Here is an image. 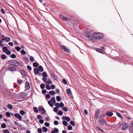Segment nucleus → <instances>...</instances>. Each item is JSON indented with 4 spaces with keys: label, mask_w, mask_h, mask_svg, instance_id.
<instances>
[{
    "label": "nucleus",
    "mask_w": 133,
    "mask_h": 133,
    "mask_svg": "<svg viewBox=\"0 0 133 133\" xmlns=\"http://www.w3.org/2000/svg\"><path fill=\"white\" fill-rule=\"evenodd\" d=\"M93 37L95 39H101L103 37V35L102 34L99 33H95L93 34Z\"/></svg>",
    "instance_id": "1"
},
{
    "label": "nucleus",
    "mask_w": 133,
    "mask_h": 133,
    "mask_svg": "<svg viewBox=\"0 0 133 133\" xmlns=\"http://www.w3.org/2000/svg\"><path fill=\"white\" fill-rule=\"evenodd\" d=\"M106 122L105 120L102 116L99 117V123L101 125H103Z\"/></svg>",
    "instance_id": "2"
},
{
    "label": "nucleus",
    "mask_w": 133,
    "mask_h": 133,
    "mask_svg": "<svg viewBox=\"0 0 133 133\" xmlns=\"http://www.w3.org/2000/svg\"><path fill=\"white\" fill-rule=\"evenodd\" d=\"M85 36L87 38L89 39H91L92 35L91 34L88 32H86L85 33Z\"/></svg>",
    "instance_id": "3"
},
{
    "label": "nucleus",
    "mask_w": 133,
    "mask_h": 133,
    "mask_svg": "<svg viewBox=\"0 0 133 133\" xmlns=\"http://www.w3.org/2000/svg\"><path fill=\"white\" fill-rule=\"evenodd\" d=\"M14 116L16 118H18L19 120L21 121L22 119V116L19 114L16 113L14 114Z\"/></svg>",
    "instance_id": "4"
},
{
    "label": "nucleus",
    "mask_w": 133,
    "mask_h": 133,
    "mask_svg": "<svg viewBox=\"0 0 133 133\" xmlns=\"http://www.w3.org/2000/svg\"><path fill=\"white\" fill-rule=\"evenodd\" d=\"M61 48L65 52H69L70 51V49L67 48L66 46L64 45H62Z\"/></svg>",
    "instance_id": "5"
},
{
    "label": "nucleus",
    "mask_w": 133,
    "mask_h": 133,
    "mask_svg": "<svg viewBox=\"0 0 133 133\" xmlns=\"http://www.w3.org/2000/svg\"><path fill=\"white\" fill-rule=\"evenodd\" d=\"M128 125L127 123H124L122 125V130H124L126 129L128 127Z\"/></svg>",
    "instance_id": "6"
},
{
    "label": "nucleus",
    "mask_w": 133,
    "mask_h": 133,
    "mask_svg": "<svg viewBox=\"0 0 133 133\" xmlns=\"http://www.w3.org/2000/svg\"><path fill=\"white\" fill-rule=\"evenodd\" d=\"M100 112L99 109H97L96 112L95 114V118L96 119H97L99 116V114Z\"/></svg>",
    "instance_id": "7"
},
{
    "label": "nucleus",
    "mask_w": 133,
    "mask_h": 133,
    "mask_svg": "<svg viewBox=\"0 0 133 133\" xmlns=\"http://www.w3.org/2000/svg\"><path fill=\"white\" fill-rule=\"evenodd\" d=\"M38 109L39 111H42V114L45 113L46 111L44 108L41 106H39V107Z\"/></svg>",
    "instance_id": "8"
},
{
    "label": "nucleus",
    "mask_w": 133,
    "mask_h": 133,
    "mask_svg": "<svg viewBox=\"0 0 133 133\" xmlns=\"http://www.w3.org/2000/svg\"><path fill=\"white\" fill-rule=\"evenodd\" d=\"M16 68L14 67H11L9 68L8 70L12 71H14L16 70Z\"/></svg>",
    "instance_id": "9"
},
{
    "label": "nucleus",
    "mask_w": 133,
    "mask_h": 133,
    "mask_svg": "<svg viewBox=\"0 0 133 133\" xmlns=\"http://www.w3.org/2000/svg\"><path fill=\"white\" fill-rule=\"evenodd\" d=\"M25 87L27 90H28L30 88L29 84L28 82H26L25 83Z\"/></svg>",
    "instance_id": "10"
},
{
    "label": "nucleus",
    "mask_w": 133,
    "mask_h": 133,
    "mask_svg": "<svg viewBox=\"0 0 133 133\" xmlns=\"http://www.w3.org/2000/svg\"><path fill=\"white\" fill-rule=\"evenodd\" d=\"M61 18L62 19L66 21H68L69 20H70V19L68 18L67 17H64L63 16H62V17H61Z\"/></svg>",
    "instance_id": "11"
},
{
    "label": "nucleus",
    "mask_w": 133,
    "mask_h": 133,
    "mask_svg": "<svg viewBox=\"0 0 133 133\" xmlns=\"http://www.w3.org/2000/svg\"><path fill=\"white\" fill-rule=\"evenodd\" d=\"M14 61V60H11L7 62L8 64H10L12 65H13Z\"/></svg>",
    "instance_id": "12"
},
{
    "label": "nucleus",
    "mask_w": 133,
    "mask_h": 133,
    "mask_svg": "<svg viewBox=\"0 0 133 133\" xmlns=\"http://www.w3.org/2000/svg\"><path fill=\"white\" fill-rule=\"evenodd\" d=\"M39 70L38 68H35L34 69V72L35 74H38L39 72Z\"/></svg>",
    "instance_id": "13"
},
{
    "label": "nucleus",
    "mask_w": 133,
    "mask_h": 133,
    "mask_svg": "<svg viewBox=\"0 0 133 133\" xmlns=\"http://www.w3.org/2000/svg\"><path fill=\"white\" fill-rule=\"evenodd\" d=\"M66 93L68 95H71L72 94V92L70 89H67L66 90Z\"/></svg>",
    "instance_id": "14"
},
{
    "label": "nucleus",
    "mask_w": 133,
    "mask_h": 133,
    "mask_svg": "<svg viewBox=\"0 0 133 133\" xmlns=\"http://www.w3.org/2000/svg\"><path fill=\"white\" fill-rule=\"evenodd\" d=\"M20 72L22 75L24 76H25L26 75V73L24 70H21L20 71Z\"/></svg>",
    "instance_id": "15"
},
{
    "label": "nucleus",
    "mask_w": 133,
    "mask_h": 133,
    "mask_svg": "<svg viewBox=\"0 0 133 133\" xmlns=\"http://www.w3.org/2000/svg\"><path fill=\"white\" fill-rule=\"evenodd\" d=\"M39 71L41 72H42L43 71L44 69L43 67L42 66L40 65L38 67V68Z\"/></svg>",
    "instance_id": "16"
},
{
    "label": "nucleus",
    "mask_w": 133,
    "mask_h": 133,
    "mask_svg": "<svg viewBox=\"0 0 133 133\" xmlns=\"http://www.w3.org/2000/svg\"><path fill=\"white\" fill-rule=\"evenodd\" d=\"M50 101H52L54 104H55L56 103V100L55 98L54 97H52L50 99Z\"/></svg>",
    "instance_id": "17"
},
{
    "label": "nucleus",
    "mask_w": 133,
    "mask_h": 133,
    "mask_svg": "<svg viewBox=\"0 0 133 133\" xmlns=\"http://www.w3.org/2000/svg\"><path fill=\"white\" fill-rule=\"evenodd\" d=\"M14 62L13 65L17 66L19 65V64L17 61L14 60Z\"/></svg>",
    "instance_id": "18"
},
{
    "label": "nucleus",
    "mask_w": 133,
    "mask_h": 133,
    "mask_svg": "<svg viewBox=\"0 0 133 133\" xmlns=\"http://www.w3.org/2000/svg\"><path fill=\"white\" fill-rule=\"evenodd\" d=\"M45 83L51 84L52 83V82L49 78H48Z\"/></svg>",
    "instance_id": "19"
},
{
    "label": "nucleus",
    "mask_w": 133,
    "mask_h": 133,
    "mask_svg": "<svg viewBox=\"0 0 133 133\" xmlns=\"http://www.w3.org/2000/svg\"><path fill=\"white\" fill-rule=\"evenodd\" d=\"M7 107L10 109H12L13 108V107L12 105L11 104H9L7 105Z\"/></svg>",
    "instance_id": "20"
},
{
    "label": "nucleus",
    "mask_w": 133,
    "mask_h": 133,
    "mask_svg": "<svg viewBox=\"0 0 133 133\" xmlns=\"http://www.w3.org/2000/svg\"><path fill=\"white\" fill-rule=\"evenodd\" d=\"M29 59L31 62H34V61H35V60L34 57L32 56H30V57L29 58Z\"/></svg>",
    "instance_id": "21"
},
{
    "label": "nucleus",
    "mask_w": 133,
    "mask_h": 133,
    "mask_svg": "<svg viewBox=\"0 0 133 133\" xmlns=\"http://www.w3.org/2000/svg\"><path fill=\"white\" fill-rule=\"evenodd\" d=\"M33 65L34 67H37L38 66L39 64L37 62H35L33 63Z\"/></svg>",
    "instance_id": "22"
},
{
    "label": "nucleus",
    "mask_w": 133,
    "mask_h": 133,
    "mask_svg": "<svg viewBox=\"0 0 133 133\" xmlns=\"http://www.w3.org/2000/svg\"><path fill=\"white\" fill-rule=\"evenodd\" d=\"M1 58L3 59H5L6 58V56L4 54H2L1 56Z\"/></svg>",
    "instance_id": "23"
},
{
    "label": "nucleus",
    "mask_w": 133,
    "mask_h": 133,
    "mask_svg": "<svg viewBox=\"0 0 133 133\" xmlns=\"http://www.w3.org/2000/svg\"><path fill=\"white\" fill-rule=\"evenodd\" d=\"M96 128L97 130H98L102 132H103V130L102 129L99 127H96Z\"/></svg>",
    "instance_id": "24"
},
{
    "label": "nucleus",
    "mask_w": 133,
    "mask_h": 133,
    "mask_svg": "<svg viewBox=\"0 0 133 133\" xmlns=\"http://www.w3.org/2000/svg\"><path fill=\"white\" fill-rule=\"evenodd\" d=\"M42 75L43 77H47V73L45 72H43L42 73Z\"/></svg>",
    "instance_id": "25"
},
{
    "label": "nucleus",
    "mask_w": 133,
    "mask_h": 133,
    "mask_svg": "<svg viewBox=\"0 0 133 133\" xmlns=\"http://www.w3.org/2000/svg\"><path fill=\"white\" fill-rule=\"evenodd\" d=\"M41 88L42 89H44L45 87V85L44 84L42 83L40 85Z\"/></svg>",
    "instance_id": "26"
},
{
    "label": "nucleus",
    "mask_w": 133,
    "mask_h": 133,
    "mask_svg": "<svg viewBox=\"0 0 133 133\" xmlns=\"http://www.w3.org/2000/svg\"><path fill=\"white\" fill-rule=\"evenodd\" d=\"M96 51L98 52L102 53V52H103V51H102V50H101V49L100 48H97L96 49Z\"/></svg>",
    "instance_id": "27"
},
{
    "label": "nucleus",
    "mask_w": 133,
    "mask_h": 133,
    "mask_svg": "<svg viewBox=\"0 0 133 133\" xmlns=\"http://www.w3.org/2000/svg\"><path fill=\"white\" fill-rule=\"evenodd\" d=\"M8 50V48L6 47H4L3 49V51L4 52H5Z\"/></svg>",
    "instance_id": "28"
},
{
    "label": "nucleus",
    "mask_w": 133,
    "mask_h": 133,
    "mask_svg": "<svg viewBox=\"0 0 133 133\" xmlns=\"http://www.w3.org/2000/svg\"><path fill=\"white\" fill-rule=\"evenodd\" d=\"M42 129L43 130V131L44 132H46L47 131L48 129L45 127H44L42 128Z\"/></svg>",
    "instance_id": "29"
},
{
    "label": "nucleus",
    "mask_w": 133,
    "mask_h": 133,
    "mask_svg": "<svg viewBox=\"0 0 133 133\" xmlns=\"http://www.w3.org/2000/svg\"><path fill=\"white\" fill-rule=\"evenodd\" d=\"M21 96L22 98H24L26 97V94L25 93H23L22 94Z\"/></svg>",
    "instance_id": "30"
},
{
    "label": "nucleus",
    "mask_w": 133,
    "mask_h": 133,
    "mask_svg": "<svg viewBox=\"0 0 133 133\" xmlns=\"http://www.w3.org/2000/svg\"><path fill=\"white\" fill-rule=\"evenodd\" d=\"M33 109L34 111L36 113H37L38 112V110L37 107H34Z\"/></svg>",
    "instance_id": "31"
},
{
    "label": "nucleus",
    "mask_w": 133,
    "mask_h": 133,
    "mask_svg": "<svg viewBox=\"0 0 133 133\" xmlns=\"http://www.w3.org/2000/svg\"><path fill=\"white\" fill-rule=\"evenodd\" d=\"M23 59L25 62H28L29 61L28 58L26 57H23Z\"/></svg>",
    "instance_id": "32"
},
{
    "label": "nucleus",
    "mask_w": 133,
    "mask_h": 133,
    "mask_svg": "<svg viewBox=\"0 0 133 133\" xmlns=\"http://www.w3.org/2000/svg\"><path fill=\"white\" fill-rule=\"evenodd\" d=\"M113 114V113L111 112H108L107 113V115L110 116H112Z\"/></svg>",
    "instance_id": "33"
},
{
    "label": "nucleus",
    "mask_w": 133,
    "mask_h": 133,
    "mask_svg": "<svg viewBox=\"0 0 133 133\" xmlns=\"http://www.w3.org/2000/svg\"><path fill=\"white\" fill-rule=\"evenodd\" d=\"M19 113L22 115H24L25 114V112L23 110H21L20 111Z\"/></svg>",
    "instance_id": "34"
},
{
    "label": "nucleus",
    "mask_w": 133,
    "mask_h": 133,
    "mask_svg": "<svg viewBox=\"0 0 133 133\" xmlns=\"http://www.w3.org/2000/svg\"><path fill=\"white\" fill-rule=\"evenodd\" d=\"M49 93L50 94H51L52 95H54L55 94V92L54 91H49Z\"/></svg>",
    "instance_id": "35"
},
{
    "label": "nucleus",
    "mask_w": 133,
    "mask_h": 133,
    "mask_svg": "<svg viewBox=\"0 0 133 133\" xmlns=\"http://www.w3.org/2000/svg\"><path fill=\"white\" fill-rule=\"evenodd\" d=\"M48 103L49 105L51 107H52L53 106V104L52 102L50 101H49L48 102Z\"/></svg>",
    "instance_id": "36"
},
{
    "label": "nucleus",
    "mask_w": 133,
    "mask_h": 133,
    "mask_svg": "<svg viewBox=\"0 0 133 133\" xmlns=\"http://www.w3.org/2000/svg\"><path fill=\"white\" fill-rule=\"evenodd\" d=\"M57 100L58 101H59L61 100L60 97L59 96H57L56 97Z\"/></svg>",
    "instance_id": "37"
},
{
    "label": "nucleus",
    "mask_w": 133,
    "mask_h": 133,
    "mask_svg": "<svg viewBox=\"0 0 133 133\" xmlns=\"http://www.w3.org/2000/svg\"><path fill=\"white\" fill-rule=\"evenodd\" d=\"M15 49L18 51H19L21 49V48L18 46H17L16 47H15Z\"/></svg>",
    "instance_id": "38"
},
{
    "label": "nucleus",
    "mask_w": 133,
    "mask_h": 133,
    "mask_svg": "<svg viewBox=\"0 0 133 133\" xmlns=\"http://www.w3.org/2000/svg\"><path fill=\"white\" fill-rule=\"evenodd\" d=\"M11 53V51L10 50H8L6 52H5V53L8 55H9Z\"/></svg>",
    "instance_id": "39"
},
{
    "label": "nucleus",
    "mask_w": 133,
    "mask_h": 133,
    "mask_svg": "<svg viewBox=\"0 0 133 133\" xmlns=\"http://www.w3.org/2000/svg\"><path fill=\"white\" fill-rule=\"evenodd\" d=\"M116 114H117V115L118 117H120L121 118H123L122 115H121V114L119 113L118 112H117L116 113Z\"/></svg>",
    "instance_id": "40"
},
{
    "label": "nucleus",
    "mask_w": 133,
    "mask_h": 133,
    "mask_svg": "<svg viewBox=\"0 0 133 133\" xmlns=\"http://www.w3.org/2000/svg\"><path fill=\"white\" fill-rule=\"evenodd\" d=\"M3 132L4 133H9V131L8 130L5 129L3 130Z\"/></svg>",
    "instance_id": "41"
},
{
    "label": "nucleus",
    "mask_w": 133,
    "mask_h": 133,
    "mask_svg": "<svg viewBox=\"0 0 133 133\" xmlns=\"http://www.w3.org/2000/svg\"><path fill=\"white\" fill-rule=\"evenodd\" d=\"M11 57L12 58H16V56L15 54H12L11 55Z\"/></svg>",
    "instance_id": "42"
},
{
    "label": "nucleus",
    "mask_w": 133,
    "mask_h": 133,
    "mask_svg": "<svg viewBox=\"0 0 133 133\" xmlns=\"http://www.w3.org/2000/svg\"><path fill=\"white\" fill-rule=\"evenodd\" d=\"M5 39H6L5 41L7 42H9L10 41V39L9 37H5Z\"/></svg>",
    "instance_id": "43"
},
{
    "label": "nucleus",
    "mask_w": 133,
    "mask_h": 133,
    "mask_svg": "<svg viewBox=\"0 0 133 133\" xmlns=\"http://www.w3.org/2000/svg\"><path fill=\"white\" fill-rule=\"evenodd\" d=\"M63 82V83L65 84H67V81H66V79H63L62 80Z\"/></svg>",
    "instance_id": "44"
},
{
    "label": "nucleus",
    "mask_w": 133,
    "mask_h": 133,
    "mask_svg": "<svg viewBox=\"0 0 133 133\" xmlns=\"http://www.w3.org/2000/svg\"><path fill=\"white\" fill-rule=\"evenodd\" d=\"M23 55H25L26 53L25 51L24 50H22L20 52Z\"/></svg>",
    "instance_id": "45"
},
{
    "label": "nucleus",
    "mask_w": 133,
    "mask_h": 133,
    "mask_svg": "<svg viewBox=\"0 0 133 133\" xmlns=\"http://www.w3.org/2000/svg\"><path fill=\"white\" fill-rule=\"evenodd\" d=\"M63 124L65 126H66L68 124V123L66 121H63Z\"/></svg>",
    "instance_id": "46"
},
{
    "label": "nucleus",
    "mask_w": 133,
    "mask_h": 133,
    "mask_svg": "<svg viewBox=\"0 0 133 133\" xmlns=\"http://www.w3.org/2000/svg\"><path fill=\"white\" fill-rule=\"evenodd\" d=\"M46 89L48 90H50V85L48 84H47L46 85Z\"/></svg>",
    "instance_id": "47"
},
{
    "label": "nucleus",
    "mask_w": 133,
    "mask_h": 133,
    "mask_svg": "<svg viewBox=\"0 0 133 133\" xmlns=\"http://www.w3.org/2000/svg\"><path fill=\"white\" fill-rule=\"evenodd\" d=\"M63 110L65 111H68L67 108L65 107H63Z\"/></svg>",
    "instance_id": "48"
},
{
    "label": "nucleus",
    "mask_w": 133,
    "mask_h": 133,
    "mask_svg": "<svg viewBox=\"0 0 133 133\" xmlns=\"http://www.w3.org/2000/svg\"><path fill=\"white\" fill-rule=\"evenodd\" d=\"M67 129L69 130H71L72 129V127L71 125H69Z\"/></svg>",
    "instance_id": "49"
},
{
    "label": "nucleus",
    "mask_w": 133,
    "mask_h": 133,
    "mask_svg": "<svg viewBox=\"0 0 133 133\" xmlns=\"http://www.w3.org/2000/svg\"><path fill=\"white\" fill-rule=\"evenodd\" d=\"M5 115L8 117H10V114L9 112H6L5 113Z\"/></svg>",
    "instance_id": "50"
},
{
    "label": "nucleus",
    "mask_w": 133,
    "mask_h": 133,
    "mask_svg": "<svg viewBox=\"0 0 133 133\" xmlns=\"http://www.w3.org/2000/svg\"><path fill=\"white\" fill-rule=\"evenodd\" d=\"M1 127L3 128H5L6 127V125L4 124H3L1 125Z\"/></svg>",
    "instance_id": "51"
},
{
    "label": "nucleus",
    "mask_w": 133,
    "mask_h": 133,
    "mask_svg": "<svg viewBox=\"0 0 133 133\" xmlns=\"http://www.w3.org/2000/svg\"><path fill=\"white\" fill-rule=\"evenodd\" d=\"M70 123L73 126H74L75 125L74 122L73 121H70Z\"/></svg>",
    "instance_id": "52"
},
{
    "label": "nucleus",
    "mask_w": 133,
    "mask_h": 133,
    "mask_svg": "<svg viewBox=\"0 0 133 133\" xmlns=\"http://www.w3.org/2000/svg\"><path fill=\"white\" fill-rule=\"evenodd\" d=\"M17 82L19 84H21L23 82V81L21 80L20 79H18L17 80Z\"/></svg>",
    "instance_id": "53"
},
{
    "label": "nucleus",
    "mask_w": 133,
    "mask_h": 133,
    "mask_svg": "<svg viewBox=\"0 0 133 133\" xmlns=\"http://www.w3.org/2000/svg\"><path fill=\"white\" fill-rule=\"evenodd\" d=\"M45 125L47 127H48L50 125V124L48 122H45L44 123Z\"/></svg>",
    "instance_id": "54"
},
{
    "label": "nucleus",
    "mask_w": 133,
    "mask_h": 133,
    "mask_svg": "<svg viewBox=\"0 0 133 133\" xmlns=\"http://www.w3.org/2000/svg\"><path fill=\"white\" fill-rule=\"evenodd\" d=\"M55 105L57 108H59L60 107V104L59 103H57L55 104Z\"/></svg>",
    "instance_id": "55"
},
{
    "label": "nucleus",
    "mask_w": 133,
    "mask_h": 133,
    "mask_svg": "<svg viewBox=\"0 0 133 133\" xmlns=\"http://www.w3.org/2000/svg\"><path fill=\"white\" fill-rule=\"evenodd\" d=\"M38 131L39 133H42V130L41 128H39L38 129Z\"/></svg>",
    "instance_id": "56"
},
{
    "label": "nucleus",
    "mask_w": 133,
    "mask_h": 133,
    "mask_svg": "<svg viewBox=\"0 0 133 133\" xmlns=\"http://www.w3.org/2000/svg\"><path fill=\"white\" fill-rule=\"evenodd\" d=\"M60 107L61 108H62L64 107V105L63 103L61 102L60 104Z\"/></svg>",
    "instance_id": "57"
},
{
    "label": "nucleus",
    "mask_w": 133,
    "mask_h": 133,
    "mask_svg": "<svg viewBox=\"0 0 133 133\" xmlns=\"http://www.w3.org/2000/svg\"><path fill=\"white\" fill-rule=\"evenodd\" d=\"M54 124L55 125H58V122L57 121H54Z\"/></svg>",
    "instance_id": "58"
},
{
    "label": "nucleus",
    "mask_w": 133,
    "mask_h": 133,
    "mask_svg": "<svg viewBox=\"0 0 133 133\" xmlns=\"http://www.w3.org/2000/svg\"><path fill=\"white\" fill-rule=\"evenodd\" d=\"M42 80L43 81L45 82L46 83V81H47V78L46 77H44L42 78Z\"/></svg>",
    "instance_id": "59"
},
{
    "label": "nucleus",
    "mask_w": 133,
    "mask_h": 133,
    "mask_svg": "<svg viewBox=\"0 0 133 133\" xmlns=\"http://www.w3.org/2000/svg\"><path fill=\"white\" fill-rule=\"evenodd\" d=\"M51 89H54L55 88V86L54 84L51 85Z\"/></svg>",
    "instance_id": "60"
},
{
    "label": "nucleus",
    "mask_w": 133,
    "mask_h": 133,
    "mask_svg": "<svg viewBox=\"0 0 133 133\" xmlns=\"http://www.w3.org/2000/svg\"><path fill=\"white\" fill-rule=\"evenodd\" d=\"M46 97L47 99H49L50 98V95L49 94H47L46 95Z\"/></svg>",
    "instance_id": "61"
},
{
    "label": "nucleus",
    "mask_w": 133,
    "mask_h": 133,
    "mask_svg": "<svg viewBox=\"0 0 133 133\" xmlns=\"http://www.w3.org/2000/svg\"><path fill=\"white\" fill-rule=\"evenodd\" d=\"M27 69L29 70H31V67L29 65H28L27 66Z\"/></svg>",
    "instance_id": "62"
},
{
    "label": "nucleus",
    "mask_w": 133,
    "mask_h": 133,
    "mask_svg": "<svg viewBox=\"0 0 133 133\" xmlns=\"http://www.w3.org/2000/svg\"><path fill=\"white\" fill-rule=\"evenodd\" d=\"M42 116L40 115H38L37 116V118L38 119H40L42 118Z\"/></svg>",
    "instance_id": "63"
},
{
    "label": "nucleus",
    "mask_w": 133,
    "mask_h": 133,
    "mask_svg": "<svg viewBox=\"0 0 133 133\" xmlns=\"http://www.w3.org/2000/svg\"><path fill=\"white\" fill-rule=\"evenodd\" d=\"M54 111L55 112H57L58 111V109L56 108H54Z\"/></svg>",
    "instance_id": "64"
}]
</instances>
